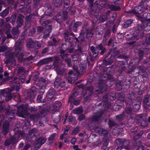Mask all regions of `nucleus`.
Here are the masks:
<instances>
[{"instance_id": "nucleus-7", "label": "nucleus", "mask_w": 150, "mask_h": 150, "mask_svg": "<svg viewBox=\"0 0 150 150\" xmlns=\"http://www.w3.org/2000/svg\"><path fill=\"white\" fill-rule=\"evenodd\" d=\"M37 129L35 128L30 130L29 132V134L34 133L32 137V140L33 141L35 144L34 146V149L38 150V133L36 132Z\"/></svg>"}, {"instance_id": "nucleus-8", "label": "nucleus", "mask_w": 150, "mask_h": 150, "mask_svg": "<svg viewBox=\"0 0 150 150\" xmlns=\"http://www.w3.org/2000/svg\"><path fill=\"white\" fill-rule=\"evenodd\" d=\"M103 113V110H100L96 112L91 118L92 122L96 123L97 124L99 123Z\"/></svg>"}, {"instance_id": "nucleus-12", "label": "nucleus", "mask_w": 150, "mask_h": 150, "mask_svg": "<svg viewBox=\"0 0 150 150\" xmlns=\"http://www.w3.org/2000/svg\"><path fill=\"white\" fill-rule=\"evenodd\" d=\"M63 34L66 42H69L70 43H71L73 42L74 37L72 36V37H69V32L68 30H65Z\"/></svg>"}, {"instance_id": "nucleus-15", "label": "nucleus", "mask_w": 150, "mask_h": 150, "mask_svg": "<svg viewBox=\"0 0 150 150\" xmlns=\"http://www.w3.org/2000/svg\"><path fill=\"white\" fill-rule=\"evenodd\" d=\"M37 91V88L34 86H32L30 92H28L27 95L30 98H35Z\"/></svg>"}, {"instance_id": "nucleus-28", "label": "nucleus", "mask_w": 150, "mask_h": 150, "mask_svg": "<svg viewBox=\"0 0 150 150\" xmlns=\"http://www.w3.org/2000/svg\"><path fill=\"white\" fill-rule=\"evenodd\" d=\"M47 139L44 137H41L38 139V148H40L41 146L45 142Z\"/></svg>"}, {"instance_id": "nucleus-36", "label": "nucleus", "mask_w": 150, "mask_h": 150, "mask_svg": "<svg viewBox=\"0 0 150 150\" xmlns=\"http://www.w3.org/2000/svg\"><path fill=\"white\" fill-rule=\"evenodd\" d=\"M75 38L77 41L83 42L85 40V38L84 37L83 33L82 32H81L79 38L75 37Z\"/></svg>"}, {"instance_id": "nucleus-4", "label": "nucleus", "mask_w": 150, "mask_h": 150, "mask_svg": "<svg viewBox=\"0 0 150 150\" xmlns=\"http://www.w3.org/2000/svg\"><path fill=\"white\" fill-rule=\"evenodd\" d=\"M59 57L57 56L46 58L41 60L38 62V65L40 66L42 64H47L50 62H52L53 60H54V62L59 63Z\"/></svg>"}, {"instance_id": "nucleus-50", "label": "nucleus", "mask_w": 150, "mask_h": 150, "mask_svg": "<svg viewBox=\"0 0 150 150\" xmlns=\"http://www.w3.org/2000/svg\"><path fill=\"white\" fill-rule=\"evenodd\" d=\"M125 115L123 113L122 114L116 116V119L118 122H120L123 120Z\"/></svg>"}, {"instance_id": "nucleus-1", "label": "nucleus", "mask_w": 150, "mask_h": 150, "mask_svg": "<svg viewBox=\"0 0 150 150\" xmlns=\"http://www.w3.org/2000/svg\"><path fill=\"white\" fill-rule=\"evenodd\" d=\"M14 46L15 47V55L16 57H17L18 55L19 52L22 51L20 54L19 56L23 57L24 55L25 54V52L24 50V48L20 40H17Z\"/></svg>"}, {"instance_id": "nucleus-51", "label": "nucleus", "mask_w": 150, "mask_h": 150, "mask_svg": "<svg viewBox=\"0 0 150 150\" xmlns=\"http://www.w3.org/2000/svg\"><path fill=\"white\" fill-rule=\"evenodd\" d=\"M107 19V15H101L99 19V21L100 23H103Z\"/></svg>"}, {"instance_id": "nucleus-29", "label": "nucleus", "mask_w": 150, "mask_h": 150, "mask_svg": "<svg viewBox=\"0 0 150 150\" xmlns=\"http://www.w3.org/2000/svg\"><path fill=\"white\" fill-rule=\"evenodd\" d=\"M109 99L108 94H106L103 97V101L105 102V107L106 108L108 107L110 105V103L108 102Z\"/></svg>"}, {"instance_id": "nucleus-26", "label": "nucleus", "mask_w": 150, "mask_h": 150, "mask_svg": "<svg viewBox=\"0 0 150 150\" xmlns=\"http://www.w3.org/2000/svg\"><path fill=\"white\" fill-rule=\"evenodd\" d=\"M93 28L87 30L86 31V37L88 39H90L92 38L93 35Z\"/></svg>"}, {"instance_id": "nucleus-49", "label": "nucleus", "mask_w": 150, "mask_h": 150, "mask_svg": "<svg viewBox=\"0 0 150 150\" xmlns=\"http://www.w3.org/2000/svg\"><path fill=\"white\" fill-rule=\"evenodd\" d=\"M56 135V133H54L51 135L49 137L48 140L49 141V143L50 144H51L53 142V140Z\"/></svg>"}, {"instance_id": "nucleus-17", "label": "nucleus", "mask_w": 150, "mask_h": 150, "mask_svg": "<svg viewBox=\"0 0 150 150\" xmlns=\"http://www.w3.org/2000/svg\"><path fill=\"white\" fill-rule=\"evenodd\" d=\"M144 106L146 108L150 106V95H146L143 100Z\"/></svg>"}, {"instance_id": "nucleus-19", "label": "nucleus", "mask_w": 150, "mask_h": 150, "mask_svg": "<svg viewBox=\"0 0 150 150\" xmlns=\"http://www.w3.org/2000/svg\"><path fill=\"white\" fill-rule=\"evenodd\" d=\"M148 116L146 113H143L137 115L136 116V119L138 121H141L142 120H145L147 119Z\"/></svg>"}, {"instance_id": "nucleus-16", "label": "nucleus", "mask_w": 150, "mask_h": 150, "mask_svg": "<svg viewBox=\"0 0 150 150\" xmlns=\"http://www.w3.org/2000/svg\"><path fill=\"white\" fill-rule=\"evenodd\" d=\"M24 18V16L21 14H19L18 17L16 21L17 24V28H20L23 25V18Z\"/></svg>"}, {"instance_id": "nucleus-63", "label": "nucleus", "mask_w": 150, "mask_h": 150, "mask_svg": "<svg viewBox=\"0 0 150 150\" xmlns=\"http://www.w3.org/2000/svg\"><path fill=\"white\" fill-rule=\"evenodd\" d=\"M139 125L144 127H146L147 125L146 120H142V121L139 122Z\"/></svg>"}, {"instance_id": "nucleus-27", "label": "nucleus", "mask_w": 150, "mask_h": 150, "mask_svg": "<svg viewBox=\"0 0 150 150\" xmlns=\"http://www.w3.org/2000/svg\"><path fill=\"white\" fill-rule=\"evenodd\" d=\"M56 72L58 75L61 76H65L67 74L66 69H58Z\"/></svg>"}, {"instance_id": "nucleus-38", "label": "nucleus", "mask_w": 150, "mask_h": 150, "mask_svg": "<svg viewBox=\"0 0 150 150\" xmlns=\"http://www.w3.org/2000/svg\"><path fill=\"white\" fill-rule=\"evenodd\" d=\"M110 100L113 101L115 100L116 98V93L115 92L110 93L108 94Z\"/></svg>"}, {"instance_id": "nucleus-35", "label": "nucleus", "mask_w": 150, "mask_h": 150, "mask_svg": "<svg viewBox=\"0 0 150 150\" xmlns=\"http://www.w3.org/2000/svg\"><path fill=\"white\" fill-rule=\"evenodd\" d=\"M83 112V107H80L74 109L72 111V113L74 114H80Z\"/></svg>"}, {"instance_id": "nucleus-5", "label": "nucleus", "mask_w": 150, "mask_h": 150, "mask_svg": "<svg viewBox=\"0 0 150 150\" xmlns=\"http://www.w3.org/2000/svg\"><path fill=\"white\" fill-rule=\"evenodd\" d=\"M17 108V114L20 117H23L25 115H29L27 108L24 107L23 105H20Z\"/></svg>"}, {"instance_id": "nucleus-59", "label": "nucleus", "mask_w": 150, "mask_h": 150, "mask_svg": "<svg viewBox=\"0 0 150 150\" xmlns=\"http://www.w3.org/2000/svg\"><path fill=\"white\" fill-rule=\"evenodd\" d=\"M141 75L144 82L146 81L148 78V75L147 72L141 74Z\"/></svg>"}, {"instance_id": "nucleus-21", "label": "nucleus", "mask_w": 150, "mask_h": 150, "mask_svg": "<svg viewBox=\"0 0 150 150\" xmlns=\"http://www.w3.org/2000/svg\"><path fill=\"white\" fill-rule=\"evenodd\" d=\"M65 83L64 81H63L61 82V80L59 79H57L54 82V86L55 88H58L60 86L61 88L64 87L62 86V83Z\"/></svg>"}, {"instance_id": "nucleus-32", "label": "nucleus", "mask_w": 150, "mask_h": 150, "mask_svg": "<svg viewBox=\"0 0 150 150\" xmlns=\"http://www.w3.org/2000/svg\"><path fill=\"white\" fill-rule=\"evenodd\" d=\"M129 39L132 41L128 42L127 44L129 45H133L136 43V41L139 39V38L134 35L131 38H129Z\"/></svg>"}, {"instance_id": "nucleus-47", "label": "nucleus", "mask_w": 150, "mask_h": 150, "mask_svg": "<svg viewBox=\"0 0 150 150\" xmlns=\"http://www.w3.org/2000/svg\"><path fill=\"white\" fill-rule=\"evenodd\" d=\"M110 8L113 11H119L120 10V8L119 6L114 5H110Z\"/></svg>"}, {"instance_id": "nucleus-14", "label": "nucleus", "mask_w": 150, "mask_h": 150, "mask_svg": "<svg viewBox=\"0 0 150 150\" xmlns=\"http://www.w3.org/2000/svg\"><path fill=\"white\" fill-rule=\"evenodd\" d=\"M0 111L1 112L2 111L5 112L7 115H12L14 113V110H10V107H8L7 108H6L5 106H0Z\"/></svg>"}, {"instance_id": "nucleus-64", "label": "nucleus", "mask_w": 150, "mask_h": 150, "mask_svg": "<svg viewBox=\"0 0 150 150\" xmlns=\"http://www.w3.org/2000/svg\"><path fill=\"white\" fill-rule=\"evenodd\" d=\"M25 76L24 74H21L19 76V79L21 81V83H24L25 81Z\"/></svg>"}, {"instance_id": "nucleus-62", "label": "nucleus", "mask_w": 150, "mask_h": 150, "mask_svg": "<svg viewBox=\"0 0 150 150\" xmlns=\"http://www.w3.org/2000/svg\"><path fill=\"white\" fill-rule=\"evenodd\" d=\"M25 72V68L21 66L18 68L17 70V73L18 74H20L21 73Z\"/></svg>"}, {"instance_id": "nucleus-43", "label": "nucleus", "mask_w": 150, "mask_h": 150, "mask_svg": "<svg viewBox=\"0 0 150 150\" xmlns=\"http://www.w3.org/2000/svg\"><path fill=\"white\" fill-rule=\"evenodd\" d=\"M138 55L139 57L138 60L140 61L143 59L144 55V52L143 50H139L138 52Z\"/></svg>"}, {"instance_id": "nucleus-23", "label": "nucleus", "mask_w": 150, "mask_h": 150, "mask_svg": "<svg viewBox=\"0 0 150 150\" xmlns=\"http://www.w3.org/2000/svg\"><path fill=\"white\" fill-rule=\"evenodd\" d=\"M52 3L54 7L58 8L62 6L63 1L62 0H53Z\"/></svg>"}, {"instance_id": "nucleus-40", "label": "nucleus", "mask_w": 150, "mask_h": 150, "mask_svg": "<svg viewBox=\"0 0 150 150\" xmlns=\"http://www.w3.org/2000/svg\"><path fill=\"white\" fill-rule=\"evenodd\" d=\"M78 94L77 92H75L73 93L72 95L69 97V102L70 101H73L75 100L76 97L78 96Z\"/></svg>"}, {"instance_id": "nucleus-30", "label": "nucleus", "mask_w": 150, "mask_h": 150, "mask_svg": "<svg viewBox=\"0 0 150 150\" xmlns=\"http://www.w3.org/2000/svg\"><path fill=\"white\" fill-rule=\"evenodd\" d=\"M45 8L46 10L45 13V14L46 15L50 16L52 13L51 5L50 4L46 5Z\"/></svg>"}, {"instance_id": "nucleus-33", "label": "nucleus", "mask_w": 150, "mask_h": 150, "mask_svg": "<svg viewBox=\"0 0 150 150\" xmlns=\"http://www.w3.org/2000/svg\"><path fill=\"white\" fill-rule=\"evenodd\" d=\"M15 52H12L9 51H7L5 54V56L6 57V59L14 58Z\"/></svg>"}, {"instance_id": "nucleus-34", "label": "nucleus", "mask_w": 150, "mask_h": 150, "mask_svg": "<svg viewBox=\"0 0 150 150\" xmlns=\"http://www.w3.org/2000/svg\"><path fill=\"white\" fill-rule=\"evenodd\" d=\"M89 140L91 141L93 143L97 144V142L98 141V137L96 135L93 134L90 137Z\"/></svg>"}, {"instance_id": "nucleus-48", "label": "nucleus", "mask_w": 150, "mask_h": 150, "mask_svg": "<svg viewBox=\"0 0 150 150\" xmlns=\"http://www.w3.org/2000/svg\"><path fill=\"white\" fill-rule=\"evenodd\" d=\"M9 12L8 9H5L0 13V16L3 18L5 17L8 14Z\"/></svg>"}, {"instance_id": "nucleus-24", "label": "nucleus", "mask_w": 150, "mask_h": 150, "mask_svg": "<svg viewBox=\"0 0 150 150\" xmlns=\"http://www.w3.org/2000/svg\"><path fill=\"white\" fill-rule=\"evenodd\" d=\"M98 51L100 50L101 51L99 52L101 55H103L107 52L106 49L103 46L102 43L98 45Z\"/></svg>"}, {"instance_id": "nucleus-31", "label": "nucleus", "mask_w": 150, "mask_h": 150, "mask_svg": "<svg viewBox=\"0 0 150 150\" xmlns=\"http://www.w3.org/2000/svg\"><path fill=\"white\" fill-rule=\"evenodd\" d=\"M133 20L132 19L127 21L123 24V27L125 28H127L131 25L133 22Z\"/></svg>"}, {"instance_id": "nucleus-18", "label": "nucleus", "mask_w": 150, "mask_h": 150, "mask_svg": "<svg viewBox=\"0 0 150 150\" xmlns=\"http://www.w3.org/2000/svg\"><path fill=\"white\" fill-rule=\"evenodd\" d=\"M115 59L114 55L112 54L110 57L108 59H104L103 60V63L105 65H108L111 64L113 63V60Z\"/></svg>"}, {"instance_id": "nucleus-41", "label": "nucleus", "mask_w": 150, "mask_h": 150, "mask_svg": "<svg viewBox=\"0 0 150 150\" xmlns=\"http://www.w3.org/2000/svg\"><path fill=\"white\" fill-rule=\"evenodd\" d=\"M35 42L33 40H30L27 43V47L28 48H33L35 47Z\"/></svg>"}, {"instance_id": "nucleus-57", "label": "nucleus", "mask_w": 150, "mask_h": 150, "mask_svg": "<svg viewBox=\"0 0 150 150\" xmlns=\"http://www.w3.org/2000/svg\"><path fill=\"white\" fill-rule=\"evenodd\" d=\"M32 18V15L31 14L25 17V20L26 21L25 23V25H26L27 24H28L29 23L30 25V21Z\"/></svg>"}, {"instance_id": "nucleus-20", "label": "nucleus", "mask_w": 150, "mask_h": 150, "mask_svg": "<svg viewBox=\"0 0 150 150\" xmlns=\"http://www.w3.org/2000/svg\"><path fill=\"white\" fill-rule=\"evenodd\" d=\"M5 63L6 64H10L11 67H13L16 66V62L15 59L14 58L6 59Z\"/></svg>"}, {"instance_id": "nucleus-25", "label": "nucleus", "mask_w": 150, "mask_h": 150, "mask_svg": "<svg viewBox=\"0 0 150 150\" xmlns=\"http://www.w3.org/2000/svg\"><path fill=\"white\" fill-rule=\"evenodd\" d=\"M62 15L60 13H58L55 16V20L59 23L61 24L63 21H64Z\"/></svg>"}, {"instance_id": "nucleus-22", "label": "nucleus", "mask_w": 150, "mask_h": 150, "mask_svg": "<svg viewBox=\"0 0 150 150\" xmlns=\"http://www.w3.org/2000/svg\"><path fill=\"white\" fill-rule=\"evenodd\" d=\"M45 16H43L42 17L40 20V22L41 24L43 26H46V25L50 23L51 21L49 20H47L45 21H43L45 19Z\"/></svg>"}, {"instance_id": "nucleus-55", "label": "nucleus", "mask_w": 150, "mask_h": 150, "mask_svg": "<svg viewBox=\"0 0 150 150\" xmlns=\"http://www.w3.org/2000/svg\"><path fill=\"white\" fill-rule=\"evenodd\" d=\"M86 69V66L85 65L82 64L80 65V70L79 71V74H82Z\"/></svg>"}, {"instance_id": "nucleus-61", "label": "nucleus", "mask_w": 150, "mask_h": 150, "mask_svg": "<svg viewBox=\"0 0 150 150\" xmlns=\"http://www.w3.org/2000/svg\"><path fill=\"white\" fill-rule=\"evenodd\" d=\"M62 105V104L59 101H56L53 105V106L54 108H59Z\"/></svg>"}, {"instance_id": "nucleus-46", "label": "nucleus", "mask_w": 150, "mask_h": 150, "mask_svg": "<svg viewBox=\"0 0 150 150\" xmlns=\"http://www.w3.org/2000/svg\"><path fill=\"white\" fill-rule=\"evenodd\" d=\"M50 109V107H47L46 108H44L41 110L39 112L41 114L46 115L48 112H49Z\"/></svg>"}, {"instance_id": "nucleus-11", "label": "nucleus", "mask_w": 150, "mask_h": 150, "mask_svg": "<svg viewBox=\"0 0 150 150\" xmlns=\"http://www.w3.org/2000/svg\"><path fill=\"white\" fill-rule=\"evenodd\" d=\"M56 94V92L54 88H50L48 91L47 94V97L49 100H51L52 101L54 100L56 98L54 96Z\"/></svg>"}, {"instance_id": "nucleus-45", "label": "nucleus", "mask_w": 150, "mask_h": 150, "mask_svg": "<svg viewBox=\"0 0 150 150\" xmlns=\"http://www.w3.org/2000/svg\"><path fill=\"white\" fill-rule=\"evenodd\" d=\"M76 12V9L75 7L72 6H71L68 11V13L69 14L71 15H75Z\"/></svg>"}, {"instance_id": "nucleus-10", "label": "nucleus", "mask_w": 150, "mask_h": 150, "mask_svg": "<svg viewBox=\"0 0 150 150\" xmlns=\"http://www.w3.org/2000/svg\"><path fill=\"white\" fill-rule=\"evenodd\" d=\"M135 98V93L132 92L128 95L126 99L125 100V102L127 104L130 105L133 104V101Z\"/></svg>"}, {"instance_id": "nucleus-42", "label": "nucleus", "mask_w": 150, "mask_h": 150, "mask_svg": "<svg viewBox=\"0 0 150 150\" xmlns=\"http://www.w3.org/2000/svg\"><path fill=\"white\" fill-rule=\"evenodd\" d=\"M138 104H135L133 105V110L135 112L138 111L140 107L141 102H137Z\"/></svg>"}, {"instance_id": "nucleus-9", "label": "nucleus", "mask_w": 150, "mask_h": 150, "mask_svg": "<svg viewBox=\"0 0 150 150\" xmlns=\"http://www.w3.org/2000/svg\"><path fill=\"white\" fill-rule=\"evenodd\" d=\"M141 6V5H140L135 7L133 10L131 11V12L136 14H140L142 13L145 10H150V7H143Z\"/></svg>"}, {"instance_id": "nucleus-52", "label": "nucleus", "mask_w": 150, "mask_h": 150, "mask_svg": "<svg viewBox=\"0 0 150 150\" xmlns=\"http://www.w3.org/2000/svg\"><path fill=\"white\" fill-rule=\"evenodd\" d=\"M108 132L107 130L104 129H102L99 134L101 135H103L105 137H106L108 136Z\"/></svg>"}, {"instance_id": "nucleus-13", "label": "nucleus", "mask_w": 150, "mask_h": 150, "mask_svg": "<svg viewBox=\"0 0 150 150\" xmlns=\"http://www.w3.org/2000/svg\"><path fill=\"white\" fill-rule=\"evenodd\" d=\"M61 114L59 112H55L52 115L53 121L56 123H58L59 122L61 118Z\"/></svg>"}, {"instance_id": "nucleus-39", "label": "nucleus", "mask_w": 150, "mask_h": 150, "mask_svg": "<svg viewBox=\"0 0 150 150\" xmlns=\"http://www.w3.org/2000/svg\"><path fill=\"white\" fill-rule=\"evenodd\" d=\"M92 129L95 131L96 132L100 133L102 129L100 126L99 125H95L94 127H92Z\"/></svg>"}, {"instance_id": "nucleus-54", "label": "nucleus", "mask_w": 150, "mask_h": 150, "mask_svg": "<svg viewBox=\"0 0 150 150\" xmlns=\"http://www.w3.org/2000/svg\"><path fill=\"white\" fill-rule=\"evenodd\" d=\"M132 108L130 107H128L125 109V110L123 112L124 114L125 112L127 114H130L132 113Z\"/></svg>"}, {"instance_id": "nucleus-3", "label": "nucleus", "mask_w": 150, "mask_h": 150, "mask_svg": "<svg viewBox=\"0 0 150 150\" xmlns=\"http://www.w3.org/2000/svg\"><path fill=\"white\" fill-rule=\"evenodd\" d=\"M90 49L92 53H93V55L92 57L91 53L90 52V53H89V56L87 59L88 63H89L90 62H93L95 59L99 52L98 49V45L96 47L93 46H91Z\"/></svg>"}, {"instance_id": "nucleus-56", "label": "nucleus", "mask_w": 150, "mask_h": 150, "mask_svg": "<svg viewBox=\"0 0 150 150\" xmlns=\"http://www.w3.org/2000/svg\"><path fill=\"white\" fill-rule=\"evenodd\" d=\"M125 95L122 93H119L118 95V100L121 101H124L125 100Z\"/></svg>"}, {"instance_id": "nucleus-53", "label": "nucleus", "mask_w": 150, "mask_h": 150, "mask_svg": "<svg viewBox=\"0 0 150 150\" xmlns=\"http://www.w3.org/2000/svg\"><path fill=\"white\" fill-rule=\"evenodd\" d=\"M64 61L69 67H71L72 66L71 59V58L67 57L65 59Z\"/></svg>"}, {"instance_id": "nucleus-6", "label": "nucleus", "mask_w": 150, "mask_h": 150, "mask_svg": "<svg viewBox=\"0 0 150 150\" xmlns=\"http://www.w3.org/2000/svg\"><path fill=\"white\" fill-rule=\"evenodd\" d=\"M134 29L135 30L134 36L138 38L139 36L142 37L144 36V34L143 32V28L142 24H137L134 28Z\"/></svg>"}, {"instance_id": "nucleus-60", "label": "nucleus", "mask_w": 150, "mask_h": 150, "mask_svg": "<svg viewBox=\"0 0 150 150\" xmlns=\"http://www.w3.org/2000/svg\"><path fill=\"white\" fill-rule=\"evenodd\" d=\"M122 83L121 82H118L116 83V86L119 91H121L122 89Z\"/></svg>"}, {"instance_id": "nucleus-37", "label": "nucleus", "mask_w": 150, "mask_h": 150, "mask_svg": "<svg viewBox=\"0 0 150 150\" xmlns=\"http://www.w3.org/2000/svg\"><path fill=\"white\" fill-rule=\"evenodd\" d=\"M108 125L109 127L112 128L114 127H117L118 124L114 122L113 120H109L108 121Z\"/></svg>"}, {"instance_id": "nucleus-2", "label": "nucleus", "mask_w": 150, "mask_h": 150, "mask_svg": "<svg viewBox=\"0 0 150 150\" xmlns=\"http://www.w3.org/2000/svg\"><path fill=\"white\" fill-rule=\"evenodd\" d=\"M115 143L117 145L123 146L124 148L126 150H129L131 147L129 140L124 138L117 139L115 141Z\"/></svg>"}, {"instance_id": "nucleus-58", "label": "nucleus", "mask_w": 150, "mask_h": 150, "mask_svg": "<svg viewBox=\"0 0 150 150\" xmlns=\"http://www.w3.org/2000/svg\"><path fill=\"white\" fill-rule=\"evenodd\" d=\"M20 32L18 29L13 28L12 30V34L13 35L18 36L19 35Z\"/></svg>"}, {"instance_id": "nucleus-44", "label": "nucleus", "mask_w": 150, "mask_h": 150, "mask_svg": "<svg viewBox=\"0 0 150 150\" xmlns=\"http://www.w3.org/2000/svg\"><path fill=\"white\" fill-rule=\"evenodd\" d=\"M82 23L81 21H77L75 23L74 25L73 30L75 32L77 31V29L79 26H80L82 25Z\"/></svg>"}]
</instances>
